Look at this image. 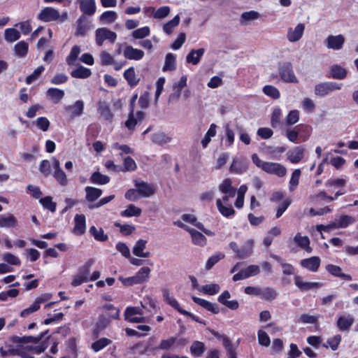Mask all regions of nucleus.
<instances>
[{
    "label": "nucleus",
    "mask_w": 358,
    "mask_h": 358,
    "mask_svg": "<svg viewBox=\"0 0 358 358\" xmlns=\"http://www.w3.org/2000/svg\"><path fill=\"white\" fill-rule=\"evenodd\" d=\"M66 12L60 14L59 10L52 7L43 8L37 15V19L44 22L57 21L59 23L64 22L67 18Z\"/></svg>",
    "instance_id": "nucleus-1"
},
{
    "label": "nucleus",
    "mask_w": 358,
    "mask_h": 358,
    "mask_svg": "<svg viewBox=\"0 0 358 358\" xmlns=\"http://www.w3.org/2000/svg\"><path fill=\"white\" fill-rule=\"evenodd\" d=\"M280 117L281 110L279 108H274L271 116V125L285 131L287 138L291 141V111L288 113L285 122L280 121Z\"/></svg>",
    "instance_id": "nucleus-2"
},
{
    "label": "nucleus",
    "mask_w": 358,
    "mask_h": 358,
    "mask_svg": "<svg viewBox=\"0 0 358 358\" xmlns=\"http://www.w3.org/2000/svg\"><path fill=\"white\" fill-rule=\"evenodd\" d=\"M355 222V220L353 217L344 215L340 216V217L336 220V222H334L327 225L319 224L317 225V230L320 232L322 231H329L331 229H339V228H346L349 225L353 224Z\"/></svg>",
    "instance_id": "nucleus-3"
},
{
    "label": "nucleus",
    "mask_w": 358,
    "mask_h": 358,
    "mask_svg": "<svg viewBox=\"0 0 358 358\" xmlns=\"http://www.w3.org/2000/svg\"><path fill=\"white\" fill-rule=\"evenodd\" d=\"M312 127L306 124H300L292 128V143H300L308 139Z\"/></svg>",
    "instance_id": "nucleus-4"
},
{
    "label": "nucleus",
    "mask_w": 358,
    "mask_h": 358,
    "mask_svg": "<svg viewBox=\"0 0 358 358\" xmlns=\"http://www.w3.org/2000/svg\"><path fill=\"white\" fill-rule=\"evenodd\" d=\"M342 84L336 82H322L315 86L314 92L316 96L323 97L333 91L341 89Z\"/></svg>",
    "instance_id": "nucleus-5"
},
{
    "label": "nucleus",
    "mask_w": 358,
    "mask_h": 358,
    "mask_svg": "<svg viewBox=\"0 0 358 358\" xmlns=\"http://www.w3.org/2000/svg\"><path fill=\"white\" fill-rule=\"evenodd\" d=\"M116 38V33L106 27L99 28L95 31L96 43L99 46H101L105 41L114 43Z\"/></svg>",
    "instance_id": "nucleus-6"
},
{
    "label": "nucleus",
    "mask_w": 358,
    "mask_h": 358,
    "mask_svg": "<svg viewBox=\"0 0 358 358\" xmlns=\"http://www.w3.org/2000/svg\"><path fill=\"white\" fill-rule=\"evenodd\" d=\"M135 187L137 188L141 197L148 198L155 194V186L142 180H136L134 181Z\"/></svg>",
    "instance_id": "nucleus-7"
},
{
    "label": "nucleus",
    "mask_w": 358,
    "mask_h": 358,
    "mask_svg": "<svg viewBox=\"0 0 358 358\" xmlns=\"http://www.w3.org/2000/svg\"><path fill=\"white\" fill-rule=\"evenodd\" d=\"M64 110L70 119L73 120L83 113L84 102L82 100H78L72 105L65 106Z\"/></svg>",
    "instance_id": "nucleus-8"
},
{
    "label": "nucleus",
    "mask_w": 358,
    "mask_h": 358,
    "mask_svg": "<svg viewBox=\"0 0 358 358\" xmlns=\"http://www.w3.org/2000/svg\"><path fill=\"white\" fill-rule=\"evenodd\" d=\"M260 268L257 265H250L247 268L242 269L233 276L234 281H238L255 276L259 273Z\"/></svg>",
    "instance_id": "nucleus-9"
},
{
    "label": "nucleus",
    "mask_w": 358,
    "mask_h": 358,
    "mask_svg": "<svg viewBox=\"0 0 358 358\" xmlns=\"http://www.w3.org/2000/svg\"><path fill=\"white\" fill-rule=\"evenodd\" d=\"M92 28V26L87 20V17L82 15L76 21V31L75 35L77 36H84Z\"/></svg>",
    "instance_id": "nucleus-10"
},
{
    "label": "nucleus",
    "mask_w": 358,
    "mask_h": 358,
    "mask_svg": "<svg viewBox=\"0 0 358 358\" xmlns=\"http://www.w3.org/2000/svg\"><path fill=\"white\" fill-rule=\"evenodd\" d=\"M326 45L329 49L335 50H341L345 43V37L342 34L337 36H329L326 41Z\"/></svg>",
    "instance_id": "nucleus-11"
},
{
    "label": "nucleus",
    "mask_w": 358,
    "mask_h": 358,
    "mask_svg": "<svg viewBox=\"0 0 358 358\" xmlns=\"http://www.w3.org/2000/svg\"><path fill=\"white\" fill-rule=\"evenodd\" d=\"M123 55L127 59L138 61L144 57L145 53L141 49L127 45L123 50Z\"/></svg>",
    "instance_id": "nucleus-12"
},
{
    "label": "nucleus",
    "mask_w": 358,
    "mask_h": 358,
    "mask_svg": "<svg viewBox=\"0 0 358 358\" xmlns=\"http://www.w3.org/2000/svg\"><path fill=\"white\" fill-rule=\"evenodd\" d=\"M321 260L319 257L314 256L303 259L301 261V266L312 272L318 271Z\"/></svg>",
    "instance_id": "nucleus-13"
},
{
    "label": "nucleus",
    "mask_w": 358,
    "mask_h": 358,
    "mask_svg": "<svg viewBox=\"0 0 358 358\" xmlns=\"http://www.w3.org/2000/svg\"><path fill=\"white\" fill-rule=\"evenodd\" d=\"M294 283L301 292L317 289L322 286V283L318 282H305L300 276L294 277Z\"/></svg>",
    "instance_id": "nucleus-14"
},
{
    "label": "nucleus",
    "mask_w": 358,
    "mask_h": 358,
    "mask_svg": "<svg viewBox=\"0 0 358 358\" xmlns=\"http://www.w3.org/2000/svg\"><path fill=\"white\" fill-rule=\"evenodd\" d=\"M86 229V218L83 214H77L74 217V227L73 232L77 236L82 235Z\"/></svg>",
    "instance_id": "nucleus-15"
},
{
    "label": "nucleus",
    "mask_w": 358,
    "mask_h": 358,
    "mask_svg": "<svg viewBox=\"0 0 358 358\" xmlns=\"http://www.w3.org/2000/svg\"><path fill=\"white\" fill-rule=\"evenodd\" d=\"M355 322L354 317L348 314L338 317L336 321V327L341 331H348Z\"/></svg>",
    "instance_id": "nucleus-16"
},
{
    "label": "nucleus",
    "mask_w": 358,
    "mask_h": 358,
    "mask_svg": "<svg viewBox=\"0 0 358 358\" xmlns=\"http://www.w3.org/2000/svg\"><path fill=\"white\" fill-rule=\"evenodd\" d=\"M347 70L338 64H334L330 67L329 74L327 78L343 80L347 77Z\"/></svg>",
    "instance_id": "nucleus-17"
},
{
    "label": "nucleus",
    "mask_w": 358,
    "mask_h": 358,
    "mask_svg": "<svg viewBox=\"0 0 358 358\" xmlns=\"http://www.w3.org/2000/svg\"><path fill=\"white\" fill-rule=\"evenodd\" d=\"M80 10L87 15H92L96 10L95 0H78Z\"/></svg>",
    "instance_id": "nucleus-18"
},
{
    "label": "nucleus",
    "mask_w": 358,
    "mask_h": 358,
    "mask_svg": "<svg viewBox=\"0 0 358 358\" xmlns=\"http://www.w3.org/2000/svg\"><path fill=\"white\" fill-rule=\"evenodd\" d=\"M17 226L18 220L13 214L0 215V228H15Z\"/></svg>",
    "instance_id": "nucleus-19"
},
{
    "label": "nucleus",
    "mask_w": 358,
    "mask_h": 358,
    "mask_svg": "<svg viewBox=\"0 0 358 358\" xmlns=\"http://www.w3.org/2000/svg\"><path fill=\"white\" fill-rule=\"evenodd\" d=\"M326 270L334 277H338L348 281L352 280V275L343 273L342 268L339 266L329 264L326 266Z\"/></svg>",
    "instance_id": "nucleus-20"
},
{
    "label": "nucleus",
    "mask_w": 358,
    "mask_h": 358,
    "mask_svg": "<svg viewBox=\"0 0 358 358\" xmlns=\"http://www.w3.org/2000/svg\"><path fill=\"white\" fill-rule=\"evenodd\" d=\"M144 117V113L142 111H138L136 115H134V112L130 111V113L128 116V120L125 122V126L129 130H133L135 128V126L141 122Z\"/></svg>",
    "instance_id": "nucleus-21"
},
{
    "label": "nucleus",
    "mask_w": 358,
    "mask_h": 358,
    "mask_svg": "<svg viewBox=\"0 0 358 358\" xmlns=\"http://www.w3.org/2000/svg\"><path fill=\"white\" fill-rule=\"evenodd\" d=\"M147 243V241L143 239L138 240L132 249L133 254L139 257H149L150 252L148 251L144 252Z\"/></svg>",
    "instance_id": "nucleus-22"
},
{
    "label": "nucleus",
    "mask_w": 358,
    "mask_h": 358,
    "mask_svg": "<svg viewBox=\"0 0 358 358\" xmlns=\"http://www.w3.org/2000/svg\"><path fill=\"white\" fill-rule=\"evenodd\" d=\"M265 172L268 173L275 174L279 177L285 175L286 170L284 166L278 163L268 162L264 166Z\"/></svg>",
    "instance_id": "nucleus-23"
},
{
    "label": "nucleus",
    "mask_w": 358,
    "mask_h": 358,
    "mask_svg": "<svg viewBox=\"0 0 358 358\" xmlns=\"http://www.w3.org/2000/svg\"><path fill=\"white\" fill-rule=\"evenodd\" d=\"M254 241L252 239L246 241L239 248L238 259H245L250 257L253 252Z\"/></svg>",
    "instance_id": "nucleus-24"
},
{
    "label": "nucleus",
    "mask_w": 358,
    "mask_h": 358,
    "mask_svg": "<svg viewBox=\"0 0 358 358\" xmlns=\"http://www.w3.org/2000/svg\"><path fill=\"white\" fill-rule=\"evenodd\" d=\"M205 50L199 48L197 50H192L186 57V62L193 65H196L199 63L201 58L203 55Z\"/></svg>",
    "instance_id": "nucleus-25"
},
{
    "label": "nucleus",
    "mask_w": 358,
    "mask_h": 358,
    "mask_svg": "<svg viewBox=\"0 0 358 358\" xmlns=\"http://www.w3.org/2000/svg\"><path fill=\"white\" fill-rule=\"evenodd\" d=\"M192 300L194 303L196 304L201 306V307L204 308L205 309L213 313H219V308L217 304L213 303L208 301H206L203 299H201L196 296H192Z\"/></svg>",
    "instance_id": "nucleus-26"
},
{
    "label": "nucleus",
    "mask_w": 358,
    "mask_h": 358,
    "mask_svg": "<svg viewBox=\"0 0 358 358\" xmlns=\"http://www.w3.org/2000/svg\"><path fill=\"white\" fill-rule=\"evenodd\" d=\"M172 138L162 131H158L151 136L152 143L159 145H164L171 142Z\"/></svg>",
    "instance_id": "nucleus-27"
},
{
    "label": "nucleus",
    "mask_w": 358,
    "mask_h": 358,
    "mask_svg": "<svg viewBox=\"0 0 358 358\" xmlns=\"http://www.w3.org/2000/svg\"><path fill=\"white\" fill-rule=\"evenodd\" d=\"M85 199L88 202H93L98 199L102 194L101 189L87 186L85 188Z\"/></svg>",
    "instance_id": "nucleus-28"
},
{
    "label": "nucleus",
    "mask_w": 358,
    "mask_h": 358,
    "mask_svg": "<svg viewBox=\"0 0 358 358\" xmlns=\"http://www.w3.org/2000/svg\"><path fill=\"white\" fill-rule=\"evenodd\" d=\"M294 242L301 248L303 249L307 252H311L313 249L310 246V239L307 236H301L300 234H297L294 238Z\"/></svg>",
    "instance_id": "nucleus-29"
},
{
    "label": "nucleus",
    "mask_w": 358,
    "mask_h": 358,
    "mask_svg": "<svg viewBox=\"0 0 358 358\" xmlns=\"http://www.w3.org/2000/svg\"><path fill=\"white\" fill-rule=\"evenodd\" d=\"M217 208L219 212L226 217H233L235 214V210L230 204L222 203V201H216Z\"/></svg>",
    "instance_id": "nucleus-30"
},
{
    "label": "nucleus",
    "mask_w": 358,
    "mask_h": 358,
    "mask_svg": "<svg viewBox=\"0 0 358 358\" xmlns=\"http://www.w3.org/2000/svg\"><path fill=\"white\" fill-rule=\"evenodd\" d=\"M189 233L191 235L192 243L194 245L199 246H204L207 243V239L206 236L202 234L201 232L192 229L189 230Z\"/></svg>",
    "instance_id": "nucleus-31"
},
{
    "label": "nucleus",
    "mask_w": 358,
    "mask_h": 358,
    "mask_svg": "<svg viewBox=\"0 0 358 358\" xmlns=\"http://www.w3.org/2000/svg\"><path fill=\"white\" fill-rule=\"evenodd\" d=\"M219 190L223 194H229V196H235L236 189L232 187L231 180L227 178L218 187Z\"/></svg>",
    "instance_id": "nucleus-32"
},
{
    "label": "nucleus",
    "mask_w": 358,
    "mask_h": 358,
    "mask_svg": "<svg viewBox=\"0 0 358 358\" xmlns=\"http://www.w3.org/2000/svg\"><path fill=\"white\" fill-rule=\"evenodd\" d=\"M89 275L90 274L79 268L78 273L73 278L71 285L77 287L83 282H87L89 280Z\"/></svg>",
    "instance_id": "nucleus-33"
},
{
    "label": "nucleus",
    "mask_w": 358,
    "mask_h": 358,
    "mask_svg": "<svg viewBox=\"0 0 358 358\" xmlns=\"http://www.w3.org/2000/svg\"><path fill=\"white\" fill-rule=\"evenodd\" d=\"M91 74V70L83 66H79L71 72V76L75 78H87L90 77Z\"/></svg>",
    "instance_id": "nucleus-34"
},
{
    "label": "nucleus",
    "mask_w": 358,
    "mask_h": 358,
    "mask_svg": "<svg viewBox=\"0 0 358 358\" xmlns=\"http://www.w3.org/2000/svg\"><path fill=\"white\" fill-rule=\"evenodd\" d=\"M110 181L108 176L101 174L99 171L94 172L90 177V182L96 185H106Z\"/></svg>",
    "instance_id": "nucleus-35"
},
{
    "label": "nucleus",
    "mask_w": 358,
    "mask_h": 358,
    "mask_svg": "<svg viewBox=\"0 0 358 358\" xmlns=\"http://www.w3.org/2000/svg\"><path fill=\"white\" fill-rule=\"evenodd\" d=\"M259 17V13L255 10H250L243 12L240 18V23L246 24L249 22L257 20Z\"/></svg>",
    "instance_id": "nucleus-36"
},
{
    "label": "nucleus",
    "mask_w": 358,
    "mask_h": 358,
    "mask_svg": "<svg viewBox=\"0 0 358 358\" xmlns=\"http://www.w3.org/2000/svg\"><path fill=\"white\" fill-rule=\"evenodd\" d=\"M150 271V268L147 266L140 268L134 275L138 284L146 282L149 279Z\"/></svg>",
    "instance_id": "nucleus-37"
},
{
    "label": "nucleus",
    "mask_w": 358,
    "mask_h": 358,
    "mask_svg": "<svg viewBox=\"0 0 358 358\" xmlns=\"http://www.w3.org/2000/svg\"><path fill=\"white\" fill-rule=\"evenodd\" d=\"M220 290V287L218 284L211 283L203 285L199 288V291L204 294L215 295Z\"/></svg>",
    "instance_id": "nucleus-38"
},
{
    "label": "nucleus",
    "mask_w": 358,
    "mask_h": 358,
    "mask_svg": "<svg viewBox=\"0 0 358 358\" xmlns=\"http://www.w3.org/2000/svg\"><path fill=\"white\" fill-rule=\"evenodd\" d=\"M176 58L173 53H168L166 55L165 63L163 66V71H173L176 68Z\"/></svg>",
    "instance_id": "nucleus-39"
},
{
    "label": "nucleus",
    "mask_w": 358,
    "mask_h": 358,
    "mask_svg": "<svg viewBox=\"0 0 358 358\" xmlns=\"http://www.w3.org/2000/svg\"><path fill=\"white\" fill-rule=\"evenodd\" d=\"M180 20V16L178 15H176L172 20H169L164 24L163 31L167 35L172 34L174 29L179 24Z\"/></svg>",
    "instance_id": "nucleus-40"
},
{
    "label": "nucleus",
    "mask_w": 358,
    "mask_h": 358,
    "mask_svg": "<svg viewBox=\"0 0 358 358\" xmlns=\"http://www.w3.org/2000/svg\"><path fill=\"white\" fill-rule=\"evenodd\" d=\"M124 78L127 81L128 84L134 87L138 83V79L136 78L135 69L134 67H129L124 73Z\"/></svg>",
    "instance_id": "nucleus-41"
},
{
    "label": "nucleus",
    "mask_w": 358,
    "mask_h": 358,
    "mask_svg": "<svg viewBox=\"0 0 358 358\" xmlns=\"http://www.w3.org/2000/svg\"><path fill=\"white\" fill-rule=\"evenodd\" d=\"M111 343V340L107 338H101L92 343L91 348L94 352H98L105 348L106 346L110 345Z\"/></svg>",
    "instance_id": "nucleus-42"
},
{
    "label": "nucleus",
    "mask_w": 358,
    "mask_h": 358,
    "mask_svg": "<svg viewBox=\"0 0 358 358\" xmlns=\"http://www.w3.org/2000/svg\"><path fill=\"white\" fill-rule=\"evenodd\" d=\"M141 214V209L133 204H130L127 208L120 213L121 216L130 217L133 216L138 217Z\"/></svg>",
    "instance_id": "nucleus-43"
},
{
    "label": "nucleus",
    "mask_w": 358,
    "mask_h": 358,
    "mask_svg": "<svg viewBox=\"0 0 358 358\" xmlns=\"http://www.w3.org/2000/svg\"><path fill=\"white\" fill-rule=\"evenodd\" d=\"M90 234L94 236V239L98 241H106L108 240V236L104 234L102 228L97 229L94 226H92L89 230Z\"/></svg>",
    "instance_id": "nucleus-44"
},
{
    "label": "nucleus",
    "mask_w": 358,
    "mask_h": 358,
    "mask_svg": "<svg viewBox=\"0 0 358 358\" xmlns=\"http://www.w3.org/2000/svg\"><path fill=\"white\" fill-rule=\"evenodd\" d=\"M28 51V43L24 41L18 42L14 46V52L15 56L18 57H24Z\"/></svg>",
    "instance_id": "nucleus-45"
},
{
    "label": "nucleus",
    "mask_w": 358,
    "mask_h": 358,
    "mask_svg": "<svg viewBox=\"0 0 358 358\" xmlns=\"http://www.w3.org/2000/svg\"><path fill=\"white\" fill-rule=\"evenodd\" d=\"M143 308H144V306H143L142 303H141V307H138V306L127 307L124 313V318L131 317L137 316V315H143L144 314Z\"/></svg>",
    "instance_id": "nucleus-46"
},
{
    "label": "nucleus",
    "mask_w": 358,
    "mask_h": 358,
    "mask_svg": "<svg viewBox=\"0 0 358 358\" xmlns=\"http://www.w3.org/2000/svg\"><path fill=\"white\" fill-rule=\"evenodd\" d=\"M80 53V48L78 45H74L66 59V63L69 66H73L76 64V61Z\"/></svg>",
    "instance_id": "nucleus-47"
},
{
    "label": "nucleus",
    "mask_w": 358,
    "mask_h": 358,
    "mask_svg": "<svg viewBox=\"0 0 358 358\" xmlns=\"http://www.w3.org/2000/svg\"><path fill=\"white\" fill-rule=\"evenodd\" d=\"M262 91L265 95L273 99H278L280 96L279 90L275 87L271 85H265Z\"/></svg>",
    "instance_id": "nucleus-48"
},
{
    "label": "nucleus",
    "mask_w": 358,
    "mask_h": 358,
    "mask_svg": "<svg viewBox=\"0 0 358 358\" xmlns=\"http://www.w3.org/2000/svg\"><path fill=\"white\" fill-rule=\"evenodd\" d=\"M4 38L8 42H14L20 38V33L14 28H8L5 30Z\"/></svg>",
    "instance_id": "nucleus-49"
},
{
    "label": "nucleus",
    "mask_w": 358,
    "mask_h": 358,
    "mask_svg": "<svg viewBox=\"0 0 358 358\" xmlns=\"http://www.w3.org/2000/svg\"><path fill=\"white\" fill-rule=\"evenodd\" d=\"M117 18V14L113 10H107L103 12L100 16V20L106 24L114 22Z\"/></svg>",
    "instance_id": "nucleus-50"
},
{
    "label": "nucleus",
    "mask_w": 358,
    "mask_h": 358,
    "mask_svg": "<svg viewBox=\"0 0 358 358\" xmlns=\"http://www.w3.org/2000/svg\"><path fill=\"white\" fill-rule=\"evenodd\" d=\"M47 94L55 102H59L64 96V92L58 88L51 87L48 90Z\"/></svg>",
    "instance_id": "nucleus-51"
},
{
    "label": "nucleus",
    "mask_w": 358,
    "mask_h": 358,
    "mask_svg": "<svg viewBox=\"0 0 358 358\" xmlns=\"http://www.w3.org/2000/svg\"><path fill=\"white\" fill-rule=\"evenodd\" d=\"M123 167H121L120 171H134L137 169L135 161L130 157H127L123 160Z\"/></svg>",
    "instance_id": "nucleus-52"
},
{
    "label": "nucleus",
    "mask_w": 358,
    "mask_h": 358,
    "mask_svg": "<svg viewBox=\"0 0 358 358\" xmlns=\"http://www.w3.org/2000/svg\"><path fill=\"white\" fill-rule=\"evenodd\" d=\"M40 203L45 209L54 213L56 210V203L53 202L52 198L50 196H45L40 199Z\"/></svg>",
    "instance_id": "nucleus-53"
},
{
    "label": "nucleus",
    "mask_w": 358,
    "mask_h": 358,
    "mask_svg": "<svg viewBox=\"0 0 358 358\" xmlns=\"http://www.w3.org/2000/svg\"><path fill=\"white\" fill-rule=\"evenodd\" d=\"M150 34V27L148 26H145L134 30L131 33V36L135 39H142L146 36H148Z\"/></svg>",
    "instance_id": "nucleus-54"
},
{
    "label": "nucleus",
    "mask_w": 358,
    "mask_h": 358,
    "mask_svg": "<svg viewBox=\"0 0 358 358\" xmlns=\"http://www.w3.org/2000/svg\"><path fill=\"white\" fill-rule=\"evenodd\" d=\"M99 111L101 115L106 120H110L113 118V114L110 111V107L104 102H101L99 104Z\"/></svg>",
    "instance_id": "nucleus-55"
},
{
    "label": "nucleus",
    "mask_w": 358,
    "mask_h": 358,
    "mask_svg": "<svg viewBox=\"0 0 358 358\" xmlns=\"http://www.w3.org/2000/svg\"><path fill=\"white\" fill-rule=\"evenodd\" d=\"M279 71L280 76L282 80L285 82H291V67L289 63L281 66Z\"/></svg>",
    "instance_id": "nucleus-56"
},
{
    "label": "nucleus",
    "mask_w": 358,
    "mask_h": 358,
    "mask_svg": "<svg viewBox=\"0 0 358 358\" xmlns=\"http://www.w3.org/2000/svg\"><path fill=\"white\" fill-rule=\"evenodd\" d=\"M304 150L303 145H299L292 149V164L298 163L302 159Z\"/></svg>",
    "instance_id": "nucleus-57"
},
{
    "label": "nucleus",
    "mask_w": 358,
    "mask_h": 358,
    "mask_svg": "<svg viewBox=\"0 0 358 358\" xmlns=\"http://www.w3.org/2000/svg\"><path fill=\"white\" fill-rule=\"evenodd\" d=\"M165 83V78L163 77H161L158 78V80L156 82V91H155V104H157L158 102L159 97L160 96L161 94L162 93L164 90V85Z\"/></svg>",
    "instance_id": "nucleus-58"
},
{
    "label": "nucleus",
    "mask_w": 358,
    "mask_h": 358,
    "mask_svg": "<svg viewBox=\"0 0 358 358\" xmlns=\"http://www.w3.org/2000/svg\"><path fill=\"white\" fill-rule=\"evenodd\" d=\"M53 176L60 185L66 186L68 184L66 175L62 171V169L57 171H53Z\"/></svg>",
    "instance_id": "nucleus-59"
},
{
    "label": "nucleus",
    "mask_w": 358,
    "mask_h": 358,
    "mask_svg": "<svg viewBox=\"0 0 358 358\" xmlns=\"http://www.w3.org/2000/svg\"><path fill=\"white\" fill-rule=\"evenodd\" d=\"M305 29V25L299 23L292 31V42L299 41L303 36Z\"/></svg>",
    "instance_id": "nucleus-60"
},
{
    "label": "nucleus",
    "mask_w": 358,
    "mask_h": 358,
    "mask_svg": "<svg viewBox=\"0 0 358 358\" xmlns=\"http://www.w3.org/2000/svg\"><path fill=\"white\" fill-rule=\"evenodd\" d=\"M45 68L43 66H38L34 72L26 78L25 82L27 85H30L36 80L38 76L44 71Z\"/></svg>",
    "instance_id": "nucleus-61"
},
{
    "label": "nucleus",
    "mask_w": 358,
    "mask_h": 358,
    "mask_svg": "<svg viewBox=\"0 0 358 358\" xmlns=\"http://www.w3.org/2000/svg\"><path fill=\"white\" fill-rule=\"evenodd\" d=\"M224 257V255L218 252L209 257L206 264V268L210 269L216 263Z\"/></svg>",
    "instance_id": "nucleus-62"
},
{
    "label": "nucleus",
    "mask_w": 358,
    "mask_h": 358,
    "mask_svg": "<svg viewBox=\"0 0 358 358\" xmlns=\"http://www.w3.org/2000/svg\"><path fill=\"white\" fill-rule=\"evenodd\" d=\"M257 336L259 345L265 347H268L270 345V338L264 331L259 330L257 332Z\"/></svg>",
    "instance_id": "nucleus-63"
},
{
    "label": "nucleus",
    "mask_w": 358,
    "mask_h": 358,
    "mask_svg": "<svg viewBox=\"0 0 358 358\" xmlns=\"http://www.w3.org/2000/svg\"><path fill=\"white\" fill-rule=\"evenodd\" d=\"M341 336L340 334H337L327 339V343L331 348V349L334 351L336 350L338 348L339 344L341 342Z\"/></svg>",
    "instance_id": "nucleus-64"
}]
</instances>
